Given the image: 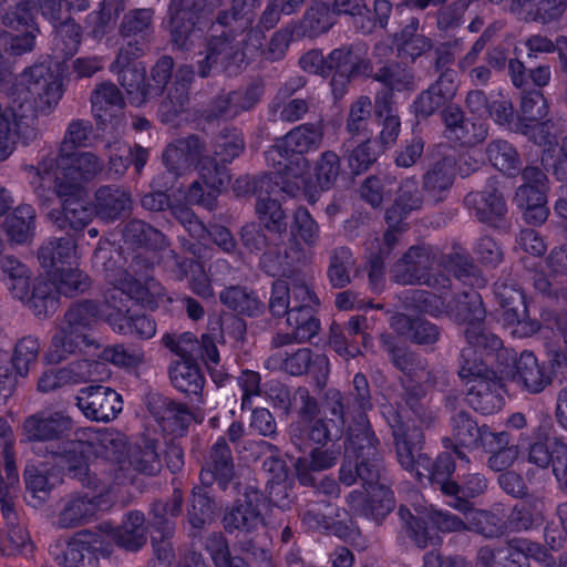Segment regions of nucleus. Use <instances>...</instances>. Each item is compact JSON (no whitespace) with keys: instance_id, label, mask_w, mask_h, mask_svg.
<instances>
[{"instance_id":"obj_1","label":"nucleus","mask_w":567,"mask_h":567,"mask_svg":"<svg viewBox=\"0 0 567 567\" xmlns=\"http://www.w3.org/2000/svg\"><path fill=\"white\" fill-rule=\"evenodd\" d=\"M114 288L105 297L102 310L92 301L74 305L65 315L64 322L54 334L47 353L50 363H58L76 349L89 344V329L99 320L105 319L114 330L121 333L136 334L150 339L156 333L155 322L145 317H127L128 311L124 296L143 302L150 308L158 306L163 287L153 278L143 277L131 280L126 272L120 279L112 280Z\"/></svg>"},{"instance_id":"obj_2","label":"nucleus","mask_w":567,"mask_h":567,"mask_svg":"<svg viewBox=\"0 0 567 567\" xmlns=\"http://www.w3.org/2000/svg\"><path fill=\"white\" fill-rule=\"evenodd\" d=\"M464 297L467 302L456 311L446 305V300L450 298L447 291L436 295L425 290H415L411 300L415 308L433 317L449 315L455 320L468 321L471 327L465 332L468 346L461 352L460 377L468 385L467 401L470 405L483 414H493L503 405L502 389L507 386V383L503 381L504 383L501 385L495 380L494 373L487 371L481 357L483 352L498 350L502 347V341L496 336L483 331L480 324L485 316L481 297L475 292Z\"/></svg>"},{"instance_id":"obj_3","label":"nucleus","mask_w":567,"mask_h":567,"mask_svg":"<svg viewBox=\"0 0 567 567\" xmlns=\"http://www.w3.org/2000/svg\"><path fill=\"white\" fill-rule=\"evenodd\" d=\"M100 163L92 153H72L60 155L56 169L51 171L42 164L35 173L32 185L41 190L54 187V194L62 205V213L50 217L59 227L69 224L72 228H82L97 214L103 219H113L131 206L130 196L118 189L102 188L97 190L96 206L84 203L80 185L100 171Z\"/></svg>"},{"instance_id":"obj_4","label":"nucleus","mask_w":567,"mask_h":567,"mask_svg":"<svg viewBox=\"0 0 567 567\" xmlns=\"http://www.w3.org/2000/svg\"><path fill=\"white\" fill-rule=\"evenodd\" d=\"M155 439L143 435L133 444L127 445L123 433L112 430H97L94 427L80 429L75 432V440L70 442L69 449L61 455V462L68 471L82 482L91 485L87 472V461L102 456L116 463L115 480L121 483L132 480L133 472L153 475L161 470V458Z\"/></svg>"},{"instance_id":"obj_5","label":"nucleus","mask_w":567,"mask_h":567,"mask_svg":"<svg viewBox=\"0 0 567 567\" xmlns=\"http://www.w3.org/2000/svg\"><path fill=\"white\" fill-rule=\"evenodd\" d=\"M39 259L50 266L51 281H39L29 293L27 268L12 257H3L0 267L3 280L14 298L30 305L37 315H45L56 307V295L72 296L89 286L87 277L73 267L76 260L75 245L71 238H62L43 246Z\"/></svg>"},{"instance_id":"obj_6","label":"nucleus","mask_w":567,"mask_h":567,"mask_svg":"<svg viewBox=\"0 0 567 567\" xmlns=\"http://www.w3.org/2000/svg\"><path fill=\"white\" fill-rule=\"evenodd\" d=\"M320 140L321 132L317 127L302 125L289 132L267 152L266 158L277 173L260 178L256 205L259 219L267 229L277 233L286 230V217L279 198L282 194L295 195L300 189L299 186L290 187V179L297 178V173L307 167L303 153L317 147Z\"/></svg>"},{"instance_id":"obj_7","label":"nucleus","mask_w":567,"mask_h":567,"mask_svg":"<svg viewBox=\"0 0 567 567\" xmlns=\"http://www.w3.org/2000/svg\"><path fill=\"white\" fill-rule=\"evenodd\" d=\"M316 305L317 298L305 281L277 280L272 286L269 307L275 316L288 313L287 322L292 331L278 336L275 343L284 346L292 341L302 342L312 338L319 329V322L313 316Z\"/></svg>"},{"instance_id":"obj_8","label":"nucleus","mask_w":567,"mask_h":567,"mask_svg":"<svg viewBox=\"0 0 567 567\" xmlns=\"http://www.w3.org/2000/svg\"><path fill=\"white\" fill-rule=\"evenodd\" d=\"M109 542H114L126 550H138L146 542L144 516L133 512L118 528L103 526L99 534L81 532L66 543L58 559L64 567H82L85 557L92 551L109 554Z\"/></svg>"},{"instance_id":"obj_9","label":"nucleus","mask_w":567,"mask_h":567,"mask_svg":"<svg viewBox=\"0 0 567 567\" xmlns=\"http://www.w3.org/2000/svg\"><path fill=\"white\" fill-rule=\"evenodd\" d=\"M374 437L365 423H361L358 433L350 432L348 444L346 447L347 458L340 470V478L347 484H353L357 478L363 482L367 493L371 497V516L375 520H381L389 514L394 506L393 493L383 485H378L379 468L377 464L365 463L358 460L353 463L351 457L354 455L357 458L363 455H370L373 449Z\"/></svg>"},{"instance_id":"obj_10","label":"nucleus","mask_w":567,"mask_h":567,"mask_svg":"<svg viewBox=\"0 0 567 567\" xmlns=\"http://www.w3.org/2000/svg\"><path fill=\"white\" fill-rule=\"evenodd\" d=\"M164 342L179 357L169 370L173 385L181 392L198 394L204 385V377L194 360L200 357L208 369L218 364L219 354L214 339L204 334L199 344L193 333L185 332L177 338L165 336Z\"/></svg>"},{"instance_id":"obj_11","label":"nucleus","mask_w":567,"mask_h":567,"mask_svg":"<svg viewBox=\"0 0 567 567\" xmlns=\"http://www.w3.org/2000/svg\"><path fill=\"white\" fill-rule=\"evenodd\" d=\"M300 65L309 73L329 75L333 72L331 89L336 97H341L344 94L346 84L350 76L370 74L369 64L365 62L357 63L353 54L344 49L332 51L327 59L319 51L308 52L300 59Z\"/></svg>"},{"instance_id":"obj_12","label":"nucleus","mask_w":567,"mask_h":567,"mask_svg":"<svg viewBox=\"0 0 567 567\" xmlns=\"http://www.w3.org/2000/svg\"><path fill=\"white\" fill-rule=\"evenodd\" d=\"M0 12L3 24L10 30L0 31V50L10 52L12 55H20L29 52L34 47L38 28L25 2H18L13 10V3L4 0L1 3Z\"/></svg>"},{"instance_id":"obj_13","label":"nucleus","mask_w":567,"mask_h":567,"mask_svg":"<svg viewBox=\"0 0 567 567\" xmlns=\"http://www.w3.org/2000/svg\"><path fill=\"white\" fill-rule=\"evenodd\" d=\"M454 460L451 453H445L439 456L434 467L431 472V481L437 485L440 489L454 498L449 502V505L458 511H467L470 505L462 497H474L481 494L486 488L485 478L475 474L468 478L464 486L460 487L454 482H450L449 477L454 471Z\"/></svg>"},{"instance_id":"obj_14","label":"nucleus","mask_w":567,"mask_h":567,"mask_svg":"<svg viewBox=\"0 0 567 567\" xmlns=\"http://www.w3.org/2000/svg\"><path fill=\"white\" fill-rule=\"evenodd\" d=\"M248 40L243 51L236 48L226 39H216L210 42L208 53L206 55L207 65H202L199 73L206 76L214 64L220 63L226 70H231L233 66L239 68L244 62L257 56L262 45L264 35L260 32H249L240 42ZM239 43V41H237Z\"/></svg>"},{"instance_id":"obj_15","label":"nucleus","mask_w":567,"mask_h":567,"mask_svg":"<svg viewBox=\"0 0 567 567\" xmlns=\"http://www.w3.org/2000/svg\"><path fill=\"white\" fill-rule=\"evenodd\" d=\"M523 177L524 185L518 188L515 202L528 223L542 224L548 216L546 176L536 167H527Z\"/></svg>"},{"instance_id":"obj_16","label":"nucleus","mask_w":567,"mask_h":567,"mask_svg":"<svg viewBox=\"0 0 567 567\" xmlns=\"http://www.w3.org/2000/svg\"><path fill=\"white\" fill-rule=\"evenodd\" d=\"M339 174V158L334 153H324L316 166L310 171L309 165L297 173V178H291L289 186L299 190L293 196L302 193L310 203H315L322 192L329 189Z\"/></svg>"},{"instance_id":"obj_17","label":"nucleus","mask_w":567,"mask_h":567,"mask_svg":"<svg viewBox=\"0 0 567 567\" xmlns=\"http://www.w3.org/2000/svg\"><path fill=\"white\" fill-rule=\"evenodd\" d=\"M463 512L464 519H460L454 515L431 507L426 515V524H431L442 530H458L466 527L487 537L499 533L501 526L494 515L484 511H471L470 508Z\"/></svg>"},{"instance_id":"obj_18","label":"nucleus","mask_w":567,"mask_h":567,"mask_svg":"<svg viewBox=\"0 0 567 567\" xmlns=\"http://www.w3.org/2000/svg\"><path fill=\"white\" fill-rule=\"evenodd\" d=\"M76 400L82 413L93 421L109 422L123 409L121 395L101 385L81 389Z\"/></svg>"},{"instance_id":"obj_19","label":"nucleus","mask_w":567,"mask_h":567,"mask_svg":"<svg viewBox=\"0 0 567 567\" xmlns=\"http://www.w3.org/2000/svg\"><path fill=\"white\" fill-rule=\"evenodd\" d=\"M267 367L284 370L292 375L308 372L313 377L318 385H323L329 372V360L324 354H317L313 358L309 349H299L286 357L281 353L271 355L267 360Z\"/></svg>"},{"instance_id":"obj_20","label":"nucleus","mask_w":567,"mask_h":567,"mask_svg":"<svg viewBox=\"0 0 567 567\" xmlns=\"http://www.w3.org/2000/svg\"><path fill=\"white\" fill-rule=\"evenodd\" d=\"M529 558H533L546 566H551L554 564V559L547 549L524 538L512 540L505 553L497 551L495 554L487 547L482 548L480 551V559L485 564H488L491 559L499 563L505 559V567H528Z\"/></svg>"},{"instance_id":"obj_21","label":"nucleus","mask_w":567,"mask_h":567,"mask_svg":"<svg viewBox=\"0 0 567 567\" xmlns=\"http://www.w3.org/2000/svg\"><path fill=\"white\" fill-rule=\"evenodd\" d=\"M528 462L540 468L550 465L554 475L560 481L567 470V445L556 437L538 432L529 444Z\"/></svg>"},{"instance_id":"obj_22","label":"nucleus","mask_w":567,"mask_h":567,"mask_svg":"<svg viewBox=\"0 0 567 567\" xmlns=\"http://www.w3.org/2000/svg\"><path fill=\"white\" fill-rule=\"evenodd\" d=\"M199 177L202 182L193 183L186 199L189 203L202 204L210 209L217 195L228 184V174L224 166H218L213 161L205 159L199 166Z\"/></svg>"},{"instance_id":"obj_23","label":"nucleus","mask_w":567,"mask_h":567,"mask_svg":"<svg viewBox=\"0 0 567 567\" xmlns=\"http://www.w3.org/2000/svg\"><path fill=\"white\" fill-rule=\"evenodd\" d=\"M429 265V256L421 248H411L393 268V277L402 285L426 284L432 287L445 289L450 286V279L445 277L430 278L424 270Z\"/></svg>"},{"instance_id":"obj_24","label":"nucleus","mask_w":567,"mask_h":567,"mask_svg":"<svg viewBox=\"0 0 567 567\" xmlns=\"http://www.w3.org/2000/svg\"><path fill=\"white\" fill-rule=\"evenodd\" d=\"M452 430L456 443L465 447L481 444L483 447L492 449L494 444L501 446L509 443V435L506 432L494 433L485 427L480 429L465 413L453 417Z\"/></svg>"},{"instance_id":"obj_25","label":"nucleus","mask_w":567,"mask_h":567,"mask_svg":"<svg viewBox=\"0 0 567 567\" xmlns=\"http://www.w3.org/2000/svg\"><path fill=\"white\" fill-rule=\"evenodd\" d=\"M261 496L257 491H249L245 498L238 503L226 514L224 518L227 529H238L250 532L262 525L260 516Z\"/></svg>"},{"instance_id":"obj_26","label":"nucleus","mask_w":567,"mask_h":567,"mask_svg":"<svg viewBox=\"0 0 567 567\" xmlns=\"http://www.w3.org/2000/svg\"><path fill=\"white\" fill-rule=\"evenodd\" d=\"M499 379L507 384L513 383L530 392H539L548 383L547 377L532 352H523L517 361L516 372L502 371Z\"/></svg>"},{"instance_id":"obj_27","label":"nucleus","mask_w":567,"mask_h":567,"mask_svg":"<svg viewBox=\"0 0 567 567\" xmlns=\"http://www.w3.org/2000/svg\"><path fill=\"white\" fill-rule=\"evenodd\" d=\"M24 432L31 441L52 440L63 435L71 427V420L62 412L43 413L24 422Z\"/></svg>"},{"instance_id":"obj_28","label":"nucleus","mask_w":567,"mask_h":567,"mask_svg":"<svg viewBox=\"0 0 567 567\" xmlns=\"http://www.w3.org/2000/svg\"><path fill=\"white\" fill-rule=\"evenodd\" d=\"M547 116V104L539 91H532L522 99V121L524 122L525 133L536 143L542 144L546 141L543 135L546 124L543 120Z\"/></svg>"},{"instance_id":"obj_29","label":"nucleus","mask_w":567,"mask_h":567,"mask_svg":"<svg viewBox=\"0 0 567 567\" xmlns=\"http://www.w3.org/2000/svg\"><path fill=\"white\" fill-rule=\"evenodd\" d=\"M388 421L393 429L400 464L405 470L413 471L416 468L419 472L422 462L419 453L422 434L417 430H413L411 433L404 432L396 415H393L392 420L388 417Z\"/></svg>"},{"instance_id":"obj_30","label":"nucleus","mask_w":567,"mask_h":567,"mask_svg":"<svg viewBox=\"0 0 567 567\" xmlns=\"http://www.w3.org/2000/svg\"><path fill=\"white\" fill-rule=\"evenodd\" d=\"M444 121L446 124V136L450 141H460L464 145L473 146L486 137V125L483 123L470 124L464 122L462 112L456 107H450L444 112Z\"/></svg>"},{"instance_id":"obj_31","label":"nucleus","mask_w":567,"mask_h":567,"mask_svg":"<svg viewBox=\"0 0 567 567\" xmlns=\"http://www.w3.org/2000/svg\"><path fill=\"white\" fill-rule=\"evenodd\" d=\"M455 89L454 75L447 72L443 73L435 84L420 95L414 105L415 112L421 115L432 114L454 95Z\"/></svg>"},{"instance_id":"obj_32","label":"nucleus","mask_w":567,"mask_h":567,"mask_svg":"<svg viewBox=\"0 0 567 567\" xmlns=\"http://www.w3.org/2000/svg\"><path fill=\"white\" fill-rule=\"evenodd\" d=\"M230 451L224 439L219 437L212 449L209 461L202 471V482L209 485L218 480L224 485L231 476Z\"/></svg>"},{"instance_id":"obj_33","label":"nucleus","mask_w":567,"mask_h":567,"mask_svg":"<svg viewBox=\"0 0 567 567\" xmlns=\"http://www.w3.org/2000/svg\"><path fill=\"white\" fill-rule=\"evenodd\" d=\"M310 461L307 458H299L296 463V471L298 477L303 485L311 484L313 482L311 472L323 471L331 467L338 457L339 451L330 447L322 446H310Z\"/></svg>"},{"instance_id":"obj_34","label":"nucleus","mask_w":567,"mask_h":567,"mask_svg":"<svg viewBox=\"0 0 567 567\" xmlns=\"http://www.w3.org/2000/svg\"><path fill=\"white\" fill-rule=\"evenodd\" d=\"M123 97L117 87L112 83H103L97 86L92 95V110L94 116L105 123L112 120L122 109Z\"/></svg>"},{"instance_id":"obj_35","label":"nucleus","mask_w":567,"mask_h":567,"mask_svg":"<svg viewBox=\"0 0 567 567\" xmlns=\"http://www.w3.org/2000/svg\"><path fill=\"white\" fill-rule=\"evenodd\" d=\"M95 498V496L91 498L87 496H74L66 499L60 513V525L72 527L86 522L100 508V503Z\"/></svg>"},{"instance_id":"obj_36","label":"nucleus","mask_w":567,"mask_h":567,"mask_svg":"<svg viewBox=\"0 0 567 567\" xmlns=\"http://www.w3.org/2000/svg\"><path fill=\"white\" fill-rule=\"evenodd\" d=\"M495 293L503 309L504 321L507 324H522L527 313L525 297L513 286L499 285Z\"/></svg>"},{"instance_id":"obj_37","label":"nucleus","mask_w":567,"mask_h":567,"mask_svg":"<svg viewBox=\"0 0 567 567\" xmlns=\"http://www.w3.org/2000/svg\"><path fill=\"white\" fill-rule=\"evenodd\" d=\"M375 114L380 120V143L382 150L392 146L400 133L401 122L386 96L375 100Z\"/></svg>"},{"instance_id":"obj_38","label":"nucleus","mask_w":567,"mask_h":567,"mask_svg":"<svg viewBox=\"0 0 567 567\" xmlns=\"http://www.w3.org/2000/svg\"><path fill=\"white\" fill-rule=\"evenodd\" d=\"M140 51L138 48H136L134 52H128V49H122L115 62V68L120 69L121 84L126 89L130 100L134 104H140L144 101V99L134 96L135 93L142 92L144 72L135 68H130L128 61L131 59L130 54L137 56Z\"/></svg>"},{"instance_id":"obj_39","label":"nucleus","mask_w":567,"mask_h":567,"mask_svg":"<svg viewBox=\"0 0 567 567\" xmlns=\"http://www.w3.org/2000/svg\"><path fill=\"white\" fill-rule=\"evenodd\" d=\"M6 230L12 241L25 243L33 235L34 210L29 205H22L6 219Z\"/></svg>"},{"instance_id":"obj_40","label":"nucleus","mask_w":567,"mask_h":567,"mask_svg":"<svg viewBox=\"0 0 567 567\" xmlns=\"http://www.w3.org/2000/svg\"><path fill=\"white\" fill-rule=\"evenodd\" d=\"M27 486V502L32 507L41 506L49 497L52 483L47 475L45 468L29 465L24 472Z\"/></svg>"},{"instance_id":"obj_41","label":"nucleus","mask_w":567,"mask_h":567,"mask_svg":"<svg viewBox=\"0 0 567 567\" xmlns=\"http://www.w3.org/2000/svg\"><path fill=\"white\" fill-rule=\"evenodd\" d=\"M264 467L272 474L269 481V501L275 506L287 508L290 504L287 493V472L285 463L279 458H268L264 462Z\"/></svg>"},{"instance_id":"obj_42","label":"nucleus","mask_w":567,"mask_h":567,"mask_svg":"<svg viewBox=\"0 0 567 567\" xmlns=\"http://www.w3.org/2000/svg\"><path fill=\"white\" fill-rule=\"evenodd\" d=\"M41 6L43 16L49 19L56 30V38L64 40L68 38L66 47L69 51H73L80 41V28L72 20L65 19L60 25L55 22L59 19L55 14L56 8H61V0H38Z\"/></svg>"},{"instance_id":"obj_43","label":"nucleus","mask_w":567,"mask_h":567,"mask_svg":"<svg viewBox=\"0 0 567 567\" xmlns=\"http://www.w3.org/2000/svg\"><path fill=\"white\" fill-rule=\"evenodd\" d=\"M6 461V481L0 478V505L6 519L14 517L13 498L19 488V475L14 465L12 455L8 450L4 451Z\"/></svg>"},{"instance_id":"obj_44","label":"nucleus","mask_w":567,"mask_h":567,"mask_svg":"<svg viewBox=\"0 0 567 567\" xmlns=\"http://www.w3.org/2000/svg\"><path fill=\"white\" fill-rule=\"evenodd\" d=\"M466 202L475 205L476 216L486 223H491L495 217H501L506 212L503 196L495 188L491 192L470 195Z\"/></svg>"},{"instance_id":"obj_45","label":"nucleus","mask_w":567,"mask_h":567,"mask_svg":"<svg viewBox=\"0 0 567 567\" xmlns=\"http://www.w3.org/2000/svg\"><path fill=\"white\" fill-rule=\"evenodd\" d=\"M192 421L190 413L181 404H165L157 422L163 431L175 435L182 434Z\"/></svg>"},{"instance_id":"obj_46","label":"nucleus","mask_w":567,"mask_h":567,"mask_svg":"<svg viewBox=\"0 0 567 567\" xmlns=\"http://www.w3.org/2000/svg\"><path fill=\"white\" fill-rule=\"evenodd\" d=\"M220 300L227 307L249 316L257 313L261 306L256 296L239 287H230L223 291Z\"/></svg>"},{"instance_id":"obj_47","label":"nucleus","mask_w":567,"mask_h":567,"mask_svg":"<svg viewBox=\"0 0 567 567\" xmlns=\"http://www.w3.org/2000/svg\"><path fill=\"white\" fill-rule=\"evenodd\" d=\"M39 350L40 344L34 338L27 337L18 342L12 358V364L18 375H27L30 365L34 363L38 358Z\"/></svg>"},{"instance_id":"obj_48","label":"nucleus","mask_w":567,"mask_h":567,"mask_svg":"<svg viewBox=\"0 0 567 567\" xmlns=\"http://www.w3.org/2000/svg\"><path fill=\"white\" fill-rule=\"evenodd\" d=\"M488 159L501 172L511 173L516 169L517 154L511 144L497 141L487 150Z\"/></svg>"},{"instance_id":"obj_49","label":"nucleus","mask_w":567,"mask_h":567,"mask_svg":"<svg viewBox=\"0 0 567 567\" xmlns=\"http://www.w3.org/2000/svg\"><path fill=\"white\" fill-rule=\"evenodd\" d=\"M352 264V254L349 249L341 248L334 252L329 268V278L333 286L344 287L350 281Z\"/></svg>"},{"instance_id":"obj_50","label":"nucleus","mask_w":567,"mask_h":567,"mask_svg":"<svg viewBox=\"0 0 567 567\" xmlns=\"http://www.w3.org/2000/svg\"><path fill=\"white\" fill-rule=\"evenodd\" d=\"M198 148V140L195 137L188 141H181L176 145H169L164 154L163 159L169 171L177 168V164L181 162L193 161Z\"/></svg>"},{"instance_id":"obj_51","label":"nucleus","mask_w":567,"mask_h":567,"mask_svg":"<svg viewBox=\"0 0 567 567\" xmlns=\"http://www.w3.org/2000/svg\"><path fill=\"white\" fill-rule=\"evenodd\" d=\"M104 361L123 368H132L143 360V353L137 349H127L123 346H112L104 348L101 352Z\"/></svg>"},{"instance_id":"obj_52","label":"nucleus","mask_w":567,"mask_h":567,"mask_svg":"<svg viewBox=\"0 0 567 567\" xmlns=\"http://www.w3.org/2000/svg\"><path fill=\"white\" fill-rule=\"evenodd\" d=\"M484 449L493 452L488 458V466L496 472L508 468L518 457V447L515 445H508V443L501 446L494 444L492 449Z\"/></svg>"},{"instance_id":"obj_53","label":"nucleus","mask_w":567,"mask_h":567,"mask_svg":"<svg viewBox=\"0 0 567 567\" xmlns=\"http://www.w3.org/2000/svg\"><path fill=\"white\" fill-rule=\"evenodd\" d=\"M207 549L216 567H247L241 558H229L227 546L221 536H214L207 544Z\"/></svg>"},{"instance_id":"obj_54","label":"nucleus","mask_w":567,"mask_h":567,"mask_svg":"<svg viewBox=\"0 0 567 567\" xmlns=\"http://www.w3.org/2000/svg\"><path fill=\"white\" fill-rule=\"evenodd\" d=\"M241 390V408L250 409L252 399L260 395V377L254 371H244L238 380Z\"/></svg>"},{"instance_id":"obj_55","label":"nucleus","mask_w":567,"mask_h":567,"mask_svg":"<svg viewBox=\"0 0 567 567\" xmlns=\"http://www.w3.org/2000/svg\"><path fill=\"white\" fill-rule=\"evenodd\" d=\"M89 137V126L82 122H73L69 125L60 155L75 153V148L84 146Z\"/></svg>"},{"instance_id":"obj_56","label":"nucleus","mask_w":567,"mask_h":567,"mask_svg":"<svg viewBox=\"0 0 567 567\" xmlns=\"http://www.w3.org/2000/svg\"><path fill=\"white\" fill-rule=\"evenodd\" d=\"M318 225L306 209H298L295 214L293 234L306 244H312L318 238Z\"/></svg>"},{"instance_id":"obj_57","label":"nucleus","mask_w":567,"mask_h":567,"mask_svg":"<svg viewBox=\"0 0 567 567\" xmlns=\"http://www.w3.org/2000/svg\"><path fill=\"white\" fill-rule=\"evenodd\" d=\"M70 382H74V374L68 369H51L45 371L38 381L40 392L54 391Z\"/></svg>"},{"instance_id":"obj_58","label":"nucleus","mask_w":567,"mask_h":567,"mask_svg":"<svg viewBox=\"0 0 567 567\" xmlns=\"http://www.w3.org/2000/svg\"><path fill=\"white\" fill-rule=\"evenodd\" d=\"M213 508L209 498L204 493H194L192 509L189 511V523L195 527H202L212 518Z\"/></svg>"},{"instance_id":"obj_59","label":"nucleus","mask_w":567,"mask_h":567,"mask_svg":"<svg viewBox=\"0 0 567 567\" xmlns=\"http://www.w3.org/2000/svg\"><path fill=\"white\" fill-rule=\"evenodd\" d=\"M371 113V101L368 97H360L353 103L350 110L348 128L350 132H360L365 127L367 120Z\"/></svg>"},{"instance_id":"obj_60","label":"nucleus","mask_w":567,"mask_h":567,"mask_svg":"<svg viewBox=\"0 0 567 567\" xmlns=\"http://www.w3.org/2000/svg\"><path fill=\"white\" fill-rule=\"evenodd\" d=\"M74 382L79 381H104L110 372L104 362H90L87 360L79 363V371L73 372Z\"/></svg>"},{"instance_id":"obj_61","label":"nucleus","mask_w":567,"mask_h":567,"mask_svg":"<svg viewBox=\"0 0 567 567\" xmlns=\"http://www.w3.org/2000/svg\"><path fill=\"white\" fill-rule=\"evenodd\" d=\"M218 147L220 150L216 153L219 156V159L221 162H229L240 154L244 147L243 137L240 134L235 132L231 136L221 137L218 142Z\"/></svg>"},{"instance_id":"obj_62","label":"nucleus","mask_w":567,"mask_h":567,"mask_svg":"<svg viewBox=\"0 0 567 567\" xmlns=\"http://www.w3.org/2000/svg\"><path fill=\"white\" fill-rule=\"evenodd\" d=\"M368 144H363L355 150L349 156V165L354 174H359L367 169L369 165L375 161L379 152H370Z\"/></svg>"},{"instance_id":"obj_63","label":"nucleus","mask_w":567,"mask_h":567,"mask_svg":"<svg viewBox=\"0 0 567 567\" xmlns=\"http://www.w3.org/2000/svg\"><path fill=\"white\" fill-rule=\"evenodd\" d=\"M250 426L265 436L276 432V422L271 413L266 409L252 411Z\"/></svg>"},{"instance_id":"obj_64","label":"nucleus","mask_w":567,"mask_h":567,"mask_svg":"<svg viewBox=\"0 0 567 567\" xmlns=\"http://www.w3.org/2000/svg\"><path fill=\"white\" fill-rule=\"evenodd\" d=\"M475 252L485 264H497L502 259V251L489 237L482 238L476 245Z\"/></svg>"}]
</instances>
